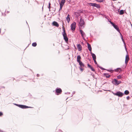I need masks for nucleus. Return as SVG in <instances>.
I'll use <instances>...</instances> for the list:
<instances>
[{
	"mask_svg": "<svg viewBox=\"0 0 132 132\" xmlns=\"http://www.w3.org/2000/svg\"><path fill=\"white\" fill-rule=\"evenodd\" d=\"M80 32L81 35V36L82 38L84 37V36H86L84 32L82 30H80Z\"/></svg>",
	"mask_w": 132,
	"mask_h": 132,
	"instance_id": "ddd939ff",
	"label": "nucleus"
},
{
	"mask_svg": "<svg viewBox=\"0 0 132 132\" xmlns=\"http://www.w3.org/2000/svg\"><path fill=\"white\" fill-rule=\"evenodd\" d=\"M70 93V92H67V93H65V94H69Z\"/></svg>",
	"mask_w": 132,
	"mask_h": 132,
	"instance_id": "4c0bfd02",
	"label": "nucleus"
},
{
	"mask_svg": "<svg viewBox=\"0 0 132 132\" xmlns=\"http://www.w3.org/2000/svg\"><path fill=\"white\" fill-rule=\"evenodd\" d=\"M88 66L90 69L92 71H95V70L93 68V67H92L91 66L90 64H87Z\"/></svg>",
	"mask_w": 132,
	"mask_h": 132,
	"instance_id": "a211bd4d",
	"label": "nucleus"
},
{
	"mask_svg": "<svg viewBox=\"0 0 132 132\" xmlns=\"http://www.w3.org/2000/svg\"><path fill=\"white\" fill-rule=\"evenodd\" d=\"M89 5L90 6H93L96 7L97 8H99L100 7V6L99 5L95 3H90Z\"/></svg>",
	"mask_w": 132,
	"mask_h": 132,
	"instance_id": "1a4fd4ad",
	"label": "nucleus"
},
{
	"mask_svg": "<svg viewBox=\"0 0 132 132\" xmlns=\"http://www.w3.org/2000/svg\"><path fill=\"white\" fill-rule=\"evenodd\" d=\"M130 98V97L129 96H128L127 97V100H129V98Z\"/></svg>",
	"mask_w": 132,
	"mask_h": 132,
	"instance_id": "e433bc0d",
	"label": "nucleus"
},
{
	"mask_svg": "<svg viewBox=\"0 0 132 132\" xmlns=\"http://www.w3.org/2000/svg\"><path fill=\"white\" fill-rule=\"evenodd\" d=\"M125 49H126V50H127V49H126V46H125Z\"/></svg>",
	"mask_w": 132,
	"mask_h": 132,
	"instance_id": "c03bdc74",
	"label": "nucleus"
},
{
	"mask_svg": "<svg viewBox=\"0 0 132 132\" xmlns=\"http://www.w3.org/2000/svg\"><path fill=\"white\" fill-rule=\"evenodd\" d=\"M77 48L79 51H81L82 50V47L81 45L80 44H79L77 45Z\"/></svg>",
	"mask_w": 132,
	"mask_h": 132,
	"instance_id": "f8f14e48",
	"label": "nucleus"
},
{
	"mask_svg": "<svg viewBox=\"0 0 132 132\" xmlns=\"http://www.w3.org/2000/svg\"><path fill=\"white\" fill-rule=\"evenodd\" d=\"M113 82L114 84L115 85H118L121 82V81H118L116 79H114L113 80Z\"/></svg>",
	"mask_w": 132,
	"mask_h": 132,
	"instance_id": "6e6552de",
	"label": "nucleus"
},
{
	"mask_svg": "<svg viewBox=\"0 0 132 132\" xmlns=\"http://www.w3.org/2000/svg\"><path fill=\"white\" fill-rule=\"evenodd\" d=\"M66 47H67V48L66 49V50H68L69 49V47L68 46H66Z\"/></svg>",
	"mask_w": 132,
	"mask_h": 132,
	"instance_id": "f704fd0d",
	"label": "nucleus"
},
{
	"mask_svg": "<svg viewBox=\"0 0 132 132\" xmlns=\"http://www.w3.org/2000/svg\"><path fill=\"white\" fill-rule=\"evenodd\" d=\"M87 46H88V50L90 51V52H91L92 51V48L91 46V45L90 44H89L88 43H87Z\"/></svg>",
	"mask_w": 132,
	"mask_h": 132,
	"instance_id": "dca6fc26",
	"label": "nucleus"
},
{
	"mask_svg": "<svg viewBox=\"0 0 132 132\" xmlns=\"http://www.w3.org/2000/svg\"><path fill=\"white\" fill-rule=\"evenodd\" d=\"M112 93H113H113H114L113 92H112Z\"/></svg>",
	"mask_w": 132,
	"mask_h": 132,
	"instance_id": "de8ad7c7",
	"label": "nucleus"
},
{
	"mask_svg": "<svg viewBox=\"0 0 132 132\" xmlns=\"http://www.w3.org/2000/svg\"><path fill=\"white\" fill-rule=\"evenodd\" d=\"M97 1L98 2H103V0H97Z\"/></svg>",
	"mask_w": 132,
	"mask_h": 132,
	"instance_id": "cd10ccee",
	"label": "nucleus"
},
{
	"mask_svg": "<svg viewBox=\"0 0 132 132\" xmlns=\"http://www.w3.org/2000/svg\"><path fill=\"white\" fill-rule=\"evenodd\" d=\"M76 23L75 22H73L71 24V28L72 30L74 31L75 30L76 28Z\"/></svg>",
	"mask_w": 132,
	"mask_h": 132,
	"instance_id": "423d86ee",
	"label": "nucleus"
},
{
	"mask_svg": "<svg viewBox=\"0 0 132 132\" xmlns=\"http://www.w3.org/2000/svg\"><path fill=\"white\" fill-rule=\"evenodd\" d=\"M0 132H2V131H1V130H0Z\"/></svg>",
	"mask_w": 132,
	"mask_h": 132,
	"instance_id": "49530a36",
	"label": "nucleus"
},
{
	"mask_svg": "<svg viewBox=\"0 0 132 132\" xmlns=\"http://www.w3.org/2000/svg\"><path fill=\"white\" fill-rule=\"evenodd\" d=\"M18 107L22 109H26L28 108H30V107H28L25 105H18Z\"/></svg>",
	"mask_w": 132,
	"mask_h": 132,
	"instance_id": "9d476101",
	"label": "nucleus"
},
{
	"mask_svg": "<svg viewBox=\"0 0 132 132\" xmlns=\"http://www.w3.org/2000/svg\"><path fill=\"white\" fill-rule=\"evenodd\" d=\"M124 13V11L123 10H121L120 11V12L119 13V14L120 15H122Z\"/></svg>",
	"mask_w": 132,
	"mask_h": 132,
	"instance_id": "b1692460",
	"label": "nucleus"
},
{
	"mask_svg": "<svg viewBox=\"0 0 132 132\" xmlns=\"http://www.w3.org/2000/svg\"><path fill=\"white\" fill-rule=\"evenodd\" d=\"M62 9H61L60 8V9L59 10V11H60V10H61Z\"/></svg>",
	"mask_w": 132,
	"mask_h": 132,
	"instance_id": "79ce46f5",
	"label": "nucleus"
},
{
	"mask_svg": "<svg viewBox=\"0 0 132 132\" xmlns=\"http://www.w3.org/2000/svg\"><path fill=\"white\" fill-rule=\"evenodd\" d=\"M78 26L79 29H82L84 28L85 26V23L84 20L81 18L80 19Z\"/></svg>",
	"mask_w": 132,
	"mask_h": 132,
	"instance_id": "f257e3e1",
	"label": "nucleus"
},
{
	"mask_svg": "<svg viewBox=\"0 0 132 132\" xmlns=\"http://www.w3.org/2000/svg\"><path fill=\"white\" fill-rule=\"evenodd\" d=\"M63 6V5H61V4H60V8L61 9H62V7Z\"/></svg>",
	"mask_w": 132,
	"mask_h": 132,
	"instance_id": "72a5a7b5",
	"label": "nucleus"
},
{
	"mask_svg": "<svg viewBox=\"0 0 132 132\" xmlns=\"http://www.w3.org/2000/svg\"><path fill=\"white\" fill-rule=\"evenodd\" d=\"M9 11H7V13H9Z\"/></svg>",
	"mask_w": 132,
	"mask_h": 132,
	"instance_id": "a18cd8bd",
	"label": "nucleus"
},
{
	"mask_svg": "<svg viewBox=\"0 0 132 132\" xmlns=\"http://www.w3.org/2000/svg\"><path fill=\"white\" fill-rule=\"evenodd\" d=\"M14 104L15 105H16V106H18V105H19V104Z\"/></svg>",
	"mask_w": 132,
	"mask_h": 132,
	"instance_id": "58836bf2",
	"label": "nucleus"
},
{
	"mask_svg": "<svg viewBox=\"0 0 132 132\" xmlns=\"http://www.w3.org/2000/svg\"><path fill=\"white\" fill-rule=\"evenodd\" d=\"M52 24L53 26H55L57 27H58L59 26V24L58 23L55 21L53 22Z\"/></svg>",
	"mask_w": 132,
	"mask_h": 132,
	"instance_id": "f3484780",
	"label": "nucleus"
},
{
	"mask_svg": "<svg viewBox=\"0 0 132 132\" xmlns=\"http://www.w3.org/2000/svg\"><path fill=\"white\" fill-rule=\"evenodd\" d=\"M121 39H122V41H123L124 44L125 45V41H124V40L123 38H121Z\"/></svg>",
	"mask_w": 132,
	"mask_h": 132,
	"instance_id": "c756f323",
	"label": "nucleus"
},
{
	"mask_svg": "<svg viewBox=\"0 0 132 132\" xmlns=\"http://www.w3.org/2000/svg\"><path fill=\"white\" fill-rule=\"evenodd\" d=\"M2 115H3V113L1 112H0V116H1Z\"/></svg>",
	"mask_w": 132,
	"mask_h": 132,
	"instance_id": "c9c22d12",
	"label": "nucleus"
},
{
	"mask_svg": "<svg viewBox=\"0 0 132 132\" xmlns=\"http://www.w3.org/2000/svg\"><path fill=\"white\" fill-rule=\"evenodd\" d=\"M104 75L107 78H109L110 77V75L107 73H104Z\"/></svg>",
	"mask_w": 132,
	"mask_h": 132,
	"instance_id": "aec40b11",
	"label": "nucleus"
},
{
	"mask_svg": "<svg viewBox=\"0 0 132 132\" xmlns=\"http://www.w3.org/2000/svg\"><path fill=\"white\" fill-rule=\"evenodd\" d=\"M113 94L119 97H121L124 94L120 91H118L116 93H113Z\"/></svg>",
	"mask_w": 132,
	"mask_h": 132,
	"instance_id": "39448f33",
	"label": "nucleus"
},
{
	"mask_svg": "<svg viewBox=\"0 0 132 132\" xmlns=\"http://www.w3.org/2000/svg\"><path fill=\"white\" fill-rule=\"evenodd\" d=\"M128 60H125V63L127 64V63L128 62Z\"/></svg>",
	"mask_w": 132,
	"mask_h": 132,
	"instance_id": "2f4dec72",
	"label": "nucleus"
},
{
	"mask_svg": "<svg viewBox=\"0 0 132 132\" xmlns=\"http://www.w3.org/2000/svg\"><path fill=\"white\" fill-rule=\"evenodd\" d=\"M118 70H120V71H121V68H117L116 69V70H115V71H118Z\"/></svg>",
	"mask_w": 132,
	"mask_h": 132,
	"instance_id": "bb28decb",
	"label": "nucleus"
},
{
	"mask_svg": "<svg viewBox=\"0 0 132 132\" xmlns=\"http://www.w3.org/2000/svg\"><path fill=\"white\" fill-rule=\"evenodd\" d=\"M125 60H128V61L129 60V55L128 54H127L126 55Z\"/></svg>",
	"mask_w": 132,
	"mask_h": 132,
	"instance_id": "4be33fe9",
	"label": "nucleus"
},
{
	"mask_svg": "<svg viewBox=\"0 0 132 132\" xmlns=\"http://www.w3.org/2000/svg\"><path fill=\"white\" fill-rule=\"evenodd\" d=\"M117 78L118 79H120L121 78V76L120 75H118L117 76Z\"/></svg>",
	"mask_w": 132,
	"mask_h": 132,
	"instance_id": "a878e982",
	"label": "nucleus"
},
{
	"mask_svg": "<svg viewBox=\"0 0 132 132\" xmlns=\"http://www.w3.org/2000/svg\"><path fill=\"white\" fill-rule=\"evenodd\" d=\"M90 53V54H91V55L92 56V57L93 58V60H94L95 59H96V57L95 54H94L92 53V52H91Z\"/></svg>",
	"mask_w": 132,
	"mask_h": 132,
	"instance_id": "4468645a",
	"label": "nucleus"
},
{
	"mask_svg": "<svg viewBox=\"0 0 132 132\" xmlns=\"http://www.w3.org/2000/svg\"><path fill=\"white\" fill-rule=\"evenodd\" d=\"M129 92L128 90H126L124 92L125 94L127 95L129 94Z\"/></svg>",
	"mask_w": 132,
	"mask_h": 132,
	"instance_id": "5701e85b",
	"label": "nucleus"
},
{
	"mask_svg": "<svg viewBox=\"0 0 132 132\" xmlns=\"http://www.w3.org/2000/svg\"><path fill=\"white\" fill-rule=\"evenodd\" d=\"M32 45L33 46L35 47L37 45V43L35 42L33 43L32 44Z\"/></svg>",
	"mask_w": 132,
	"mask_h": 132,
	"instance_id": "393cba45",
	"label": "nucleus"
},
{
	"mask_svg": "<svg viewBox=\"0 0 132 132\" xmlns=\"http://www.w3.org/2000/svg\"><path fill=\"white\" fill-rule=\"evenodd\" d=\"M75 92H73V93H72L73 94H75Z\"/></svg>",
	"mask_w": 132,
	"mask_h": 132,
	"instance_id": "37998d69",
	"label": "nucleus"
},
{
	"mask_svg": "<svg viewBox=\"0 0 132 132\" xmlns=\"http://www.w3.org/2000/svg\"><path fill=\"white\" fill-rule=\"evenodd\" d=\"M119 32L120 34V36H121V38H123V36H122V34H121V33L120 32H120Z\"/></svg>",
	"mask_w": 132,
	"mask_h": 132,
	"instance_id": "7c9ffc66",
	"label": "nucleus"
},
{
	"mask_svg": "<svg viewBox=\"0 0 132 132\" xmlns=\"http://www.w3.org/2000/svg\"><path fill=\"white\" fill-rule=\"evenodd\" d=\"M78 63H79V64L80 65V67H79V68L80 70L82 72L84 70V69H83V68L84 67L85 65L81 61H80Z\"/></svg>",
	"mask_w": 132,
	"mask_h": 132,
	"instance_id": "20e7f679",
	"label": "nucleus"
},
{
	"mask_svg": "<svg viewBox=\"0 0 132 132\" xmlns=\"http://www.w3.org/2000/svg\"><path fill=\"white\" fill-rule=\"evenodd\" d=\"M37 76L38 77L39 76V74H37Z\"/></svg>",
	"mask_w": 132,
	"mask_h": 132,
	"instance_id": "a19ab883",
	"label": "nucleus"
},
{
	"mask_svg": "<svg viewBox=\"0 0 132 132\" xmlns=\"http://www.w3.org/2000/svg\"><path fill=\"white\" fill-rule=\"evenodd\" d=\"M65 2V0H62L61 2L60 3V4H61L63 5Z\"/></svg>",
	"mask_w": 132,
	"mask_h": 132,
	"instance_id": "412c9836",
	"label": "nucleus"
},
{
	"mask_svg": "<svg viewBox=\"0 0 132 132\" xmlns=\"http://www.w3.org/2000/svg\"><path fill=\"white\" fill-rule=\"evenodd\" d=\"M63 6V5H61V4H60V8L61 9H62V7Z\"/></svg>",
	"mask_w": 132,
	"mask_h": 132,
	"instance_id": "473e14b6",
	"label": "nucleus"
},
{
	"mask_svg": "<svg viewBox=\"0 0 132 132\" xmlns=\"http://www.w3.org/2000/svg\"><path fill=\"white\" fill-rule=\"evenodd\" d=\"M55 92L57 93V95H59L61 93L62 90L60 88H56L55 90Z\"/></svg>",
	"mask_w": 132,
	"mask_h": 132,
	"instance_id": "0eeeda50",
	"label": "nucleus"
},
{
	"mask_svg": "<svg viewBox=\"0 0 132 132\" xmlns=\"http://www.w3.org/2000/svg\"><path fill=\"white\" fill-rule=\"evenodd\" d=\"M108 21L112 25V26H113L114 28L116 29L117 31H118L119 32H120L119 29L117 26L115 25L111 21H109V19H108Z\"/></svg>",
	"mask_w": 132,
	"mask_h": 132,
	"instance_id": "7ed1b4c3",
	"label": "nucleus"
},
{
	"mask_svg": "<svg viewBox=\"0 0 132 132\" xmlns=\"http://www.w3.org/2000/svg\"><path fill=\"white\" fill-rule=\"evenodd\" d=\"M93 60L94 61V62L95 63V64H97V67H98L99 68H100L102 70H105V69H104L103 68L99 66H98V65L97 64V62L96 61V59H95V60Z\"/></svg>",
	"mask_w": 132,
	"mask_h": 132,
	"instance_id": "2eb2a0df",
	"label": "nucleus"
},
{
	"mask_svg": "<svg viewBox=\"0 0 132 132\" xmlns=\"http://www.w3.org/2000/svg\"><path fill=\"white\" fill-rule=\"evenodd\" d=\"M50 5H51V4L50 3H49V4H48V8L49 9V11H50Z\"/></svg>",
	"mask_w": 132,
	"mask_h": 132,
	"instance_id": "c85d7f7f",
	"label": "nucleus"
},
{
	"mask_svg": "<svg viewBox=\"0 0 132 132\" xmlns=\"http://www.w3.org/2000/svg\"><path fill=\"white\" fill-rule=\"evenodd\" d=\"M26 23H27V22L26 21Z\"/></svg>",
	"mask_w": 132,
	"mask_h": 132,
	"instance_id": "8fccbe9b",
	"label": "nucleus"
},
{
	"mask_svg": "<svg viewBox=\"0 0 132 132\" xmlns=\"http://www.w3.org/2000/svg\"><path fill=\"white\" fill-rule=\"evenodd\" d=\"M81 59V57L80 55H78L77 56V61L78 62H79L81 61L80 60Z\"/></svg>",
	"mask_w": 132,
	"mask_h": 132,
	"instance_id": "6ab92c4d",
	"label": "nucleus"
},
{
	"mask_svg": "<svg viewBox=\"0 0 132 132\" xmlns=\"http://www.w3.org/2000/svg\"><path fill=\"white\" fill-rule=\"evenodd\" d=\"M3 87V88H4V87Z\"/></svg>",
	"mask_w": 132,
	"mask_h": 132,
	"instance_id": "09e8293b",
	"label": "nucleus"
},
{
	"mask_svg": "<svg viewBox=\"0 0 132 132\" xmlns=\"http://www.w3.org/2000/svg\"><path fill=\"white\" fill-rule=\"evenodd\" d=\"M62 28L63 29V32L62 33V34L63 36L64 39V40L65 41L67 42L68 41V39L67 37V34L65 33V28H64L63 27Z\"/></svg>",
	"mask_w": 132,
	"mask_h": 132,
	"instance_id": "f03ea898",
	"label": "nucleus"
},
{
	"mask_svg": "<svg viewBox=\"0 0 132 132\" xmlns=\"http://www.w3.org/2000/svg\"><path fill=\"white\" fill-rule=\"evenodd\" d=\"M108 71L110 72H111V71H112L111 70H107Z\"/></svg>",
	"mask_w": 132,
	"mask_h": 132,
	"instance_id": "ea45409f",
	"label": "nucleus"
},
{
	"mask_svg": "<svg viewBox=\"0 0 132 132\" xmlns=\"http://www.w3.org/2000/svg\"><path fill=\"white\" fill-rule=\"evenodd\" d=\"M70 15L69 14H68L66 18V20L67 21L68 23H69L70 21Z\"/></svg>",
	"mask_w": 132,
	"mask_h": 132,
	"instance_id": "9b49d317",
	"label": "nucleus"
}]
</instances>
